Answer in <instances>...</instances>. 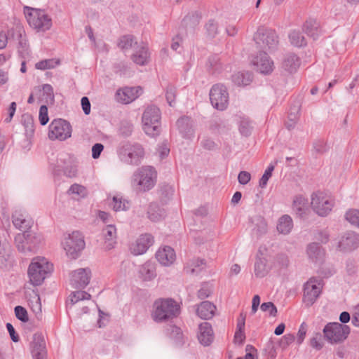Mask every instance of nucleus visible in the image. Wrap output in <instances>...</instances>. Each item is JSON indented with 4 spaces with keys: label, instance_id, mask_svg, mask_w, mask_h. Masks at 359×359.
I'll return each mask as SVG.
<instances>
[{
    "label": "nucleus",
    "instance_id": "obj_1",
    "mask_svg": "<svg viewBox=\"0 0 359 359\" xmlns=\"http://www.w3.org/2000/svg\"><path fill=\"white\" fill-rule=\"evenodd\" d=\"M116 152L122 163L133 166L141 163L145 154L141 144L130 141L121 142L117 147Z\"/></svg>",
    "mask_w": 359,
    "mask_h": 359
},
{
    "label": "nucleus",
    "instance_id": "obj_2",
    "mask_svg": "<svg viewBox=\"0 0 359 359\" xmlns=\"http://www.w3.org/2000/svg\"><path fill=\"white\" fill-rule=\"evenodd\" d=\"M152 318L156 323H163L177 318L180 314V304L172 298L155 301Z\"/></svg>",
    "mask_w": 359,
    "mask_h": 359
},
{
    "label": "nucleus",
    "instance_id": "obj_3",
    "mask_svg": "<svg viewBox=\"0 0 359 359\" xmlns=\"http://www.w3.org/2000/svg\"><path fill=\"white\" fill-rule=\"evenodd\" d=\"M53 270V265L45 257L34 258L27 271L30 283L34 286L41 285Z\"/></svg>",
    "mask_w": 359,
    "mask_h": 359
},
{
    "label": "nucleus",
    "instance_id": "obj_4",
    "mask_svg": "<svg viewBox=\"0 0 359 359\" xmlns=\"http://www.w3.org/2000/svg\"><path fill=\"white\" fill-rule=\"evenodd\" d=\"M161 113L159 108L155 105L148 106L142 116V128L144 133L150 137H156L161 131Z\"/></svg>",
    "mask_w": 359,
    "mask_h": 359
},
{
    "label": "nucleus",
    "instance_id": "obj_5",
    "mask_svg": "<svg viewBox=\"0 0 359 359\" xmlns=\"http://www.w3.org/2000/svg\"><path fill=\"white\" fill-rule=\"evenodd\" d=\"M156 172L151 166H143L134 172L132 186L137 192H146L156 183Z\"/></svg>",
    "mask_w": 359,
    "mask_h": 359
},
{
    "label": "nucleus",
    "instance_id": "obj_6",
    "mask_svg": "<svg viewBox=\"0 0 359 359\" xmlns=\"http://www.w3.org/2000/svg\"><path fill=\"white\" fill-rule=\"evenodd\" d=\"M25 15L27 22L38 32H46L52 27V19L44 10L25 7Z\"/></svg>",
    "mask_w": 359,
    "mask_h": 359
},
{
    "label": "nucleus",
    "instance_id": "obj_7",
    "mask_svg": "<svg viewBox=\"0 0 359 359\" xmlns=\"http://www.w3.org/2000/svg\"><path fill=\"white\" fill-rule=\"evenodd\" d=\"M42 237L31 231H25L18 233L15 237V243L18 251L22 253L36 252L40 248Z\"/></svg>",
    "mask_w": 359,
    "mask_h": 359
},
{
    "label": "nucleus",
    "instance_id": "obj_8",
    "mask_svg": "<svg viewBox=\"0 0 359 359\" xmlns=\"http://www.w3.org/2000/svg\"><path fill=\"white\" fill-rule=\"evenodd\" d=\"M253 39L257 46L263 51L275 50L278 45V36L275 30L261 26L255 33Z\"/></svg>",
    "mask_w": 359,
    "mask_h": 359
},
{
    "label": "nucleus",
    "instance_id": "obj_9",
    "mask_svg": "<svg viewBox=\"0 0 359 359\" xmlns=\"http://www.w3.org/2000/svg\"><path fill=\"white\" fill-rule=\"evenodd\" d=\"M350 332L349 326L337 322L327 323L323 329L325 338L331 344L343 342L347 339Z\"/></svg>",
    "mask_w": 359,
    "mask_h": 359
},
{
    "label": "nucleus",
    "instance_id": "obj_10",
    "mask_svg": "<svg viewBox=\"0 0 359 359\" xmlns=\"http://www.w3.org/2000/svg\"><path fill=\"white\" fill-rule=\"evenodd\" d=\"M210 100L212 107L218 110L226 109L229 104V93L225 86L217 83L210 90Z\"/></svg>",
    "mask_w": 359,
    "mask_h": 359
},
{
    "label": "nucleus",
    "instance_id": "obj_11",
    "mask_svg": "<svg viewBox=\"0 0 359 359\" xmlns=\"http://www.w3.org/2000/svg\"><path fill=\"white\" fill-rule=\"evenodd\" d=\"M85 241L82 233L78 231H73L66 238L64 249L67 255L72 259H76L79 257L81 252L85 248Z\"/></svg>",
    "mask_w": 359,
    "mask_h": 359
},
{
    "label": "nucleus",
    "instance_id": "obj_12",
    "mask_svg": "<svg viewBox=\"0 0 359 359\" xmlns=\"http://www.w3.org/2000/svg\"><path fill=\"white\" fill-rule=\"evenodd\" d=\"M48 129V137L52 140H65L72 135V126L64 119H54L49 125Z\"/></svg>",
    "mask_w": 359,
    "mask_h": 359
},
{
    "label": "nucleus",
    "instance_id": "obj_13",
    "mask_svg": "<svg viewBox=\"0 0 359 359\" xmlns=\"http://www.w3.org/2000/svg\"><path fill=\"white\" fill-rule=\"evenodd\" d=\"M321 282L322 280L311 277L304 285L303 302L306 306L309 307L316 302L321 293V287H320Z\"/></svg>",
    "mask_w": 359,
    "mask_h": 359
},
{
    "label": "nucleus",
    "instance_id": "obj_14",
    "mask_svg": "<svg viewBox=\"0 0 359 359\" xmlns=\"http://www.w3.org/2000/svg\"><path fill=\"white\" fill-rule=\"evenodd\" d=\"M311 206L319 216H327L333 208V202L322 193L313 194L311 197Z\"/></svg>",
    "mask_w": 359,
    "mask_h": 359
},
{
    "label": "nucleus",
    "instance_id": "obj_15",
    "mask_svg": "<svg viewBox=\"0 0 359 359\" xmlns=\"http://www.w3.org/2000/svg\"><path fill=\"white\" fill-rule=\"evenodd\" d=\"M91 271L89 268H81L72 272L70 282L73 287L83 289L90 283Z\"/></svg>",
    "mask_w": 359,
    "mask_h": 359
},
{
    "label": "nucleus",
    "instance_id": "obj_16",
    "mask_svg": "<svg viewBox=\"0 0 359 359\" xmlns=\"http://www.w3.org/2000/svg\"><path fill=\"white\" fill-rule=\"evenodd\" d=\"M30 351L33 359H46L47 350L44 337L41 333L37 332L33 335L30 342Z\"/></svg>",
    "mask_w": 359,
    "mask_h": 359
},
{
    "label": "nucleus",
    "instance_id": "obj_17",
    "mask_svg": "<svg viewBox=\"0 0 359 359\" xmlns=\"http://www.w3.org/2000/svg\"><path fill=\"white\" fill-rule=\"evenodd\" d=\"M12 222L14 226L23 232L32 228L34 224L32 218L22 210H15L12 213Z\"/></svg>",
    "mask_w": 359,
    "mask_h": 359
},
{
    "label": "nucleus",
    "instance_id": "obj_18",
    "mask_svg": "<svg viewBox=\"0 0 359 359\" xmlns=\"http://www.w3.org/2000/svg\"><path fill=\"white\" fill-rule=\"evenodd\" d=\"M256 69L264 74H269L273 71V62L265 51H260L252 61Z\"/></svg>",
    "mask_w": 359,
    "mask_h": 359
},
{
    "label": "nucleus",
    "instance_id": "obj_19",
    "mask_svg": "<svg viewBox=\"0 0 359 359\" xmlns=\"http://www.w3.org/2000/svg\"><path fill=\"white\" fill-rule=\"evenodd\" d=\"M359 247V235L353 231L346 232L338 243L337 248L344 252H350Z\"/></svg>",
    "mask_w": 359,
    "mask_h": 359
},
{
    "label": "nucleus",
    "instance_id": "obj_20",
    "mask_svg": "<svg viewBox=\"0 0 359 359\" xmlns=\"http://www.w3.org/2000/svg\"><path fill=\"white\" fill-rule=\"evenodd\" d=\"M143 92L140 86L124 87L117 90L116 98L118 102L123 104H129L135 100Z\"/></svg>",
    "mask_w": 359,
    "mask_h": 359
},
{
    "label": "nucleus",
    "instance_id": "obj_21",
    "mask_svg": "<svg viewBox=\"0 0 359 359\" xmlns=\"http://www.w3.org/2000/svg\"><path fill=\"white\" fill-rule=\"evenodd\" d=\"M292 210L298 218L305 219L309 212L308 199L301 194L296 196L292 201Z\"/></svg>",
    "mask_w": 359,
    "mask_h": 359
},
{
    "label": "nucleus",
    "instance_id": "obj_22",
    "mask_svg": "<svg viewBox=\"0 0 359 359\" xmlns=\"http://www.w3.org/2000/svg\"><path fill=\"white\" fill-rule=\"evenodd\" d=\"M154 242V236L150 233L141 234L137 239L135 245L131 248L135 255L145 253Z\"/></svg>",
    "mask_w": 359,
    "mask_h": 359
},
{
    "label": "nucleus",
    "instance_id": "obj_23",
    "mask_svg": "<svg viewBox=\"0 0 359 359\" xmlns=\"http://www.w3.org/2000/svg\"><path fill=\"white\" fill-rule=\"evenodd\" d=\"M198 339L204 346H210L214 340V332L210 323L203 322L198 326Z\"/></svg>",
    "mask_w": 359,
    "mask_h": 359
},
{
    "label": "nucleus",
    "instance_id": "obj_24",
    "mask_svg": "<svg viewBox=\"0 0 359 359\" xmlns=\"http://www.w3.org/2000/svg\"><path fill=\"white\" fill-rule=\"evenodd\" d=\"M150 53L147 44L142 43L137 46L134 53L131 55V60L136 65L144 66L149 62Z\"/></svg>",
    "mask_w": 359,
    "mask_h": 359
},
{
    "label": "nucleus",
    "instance_id": "obj_25",
    "mask_svg": "<svg viewBox=\"0 0 359 359\" xmlns=\"http://www.w3.org/2000/svg\"><path fill=\"white\" fill-rule=\"evenodd\" d=\"M176 125L184 138L189 139L194 135L193 121L191 117L187 116L180 117L177 119Z\"/></svg>",
    "mask_w": 359,
    "mask_h": 359
},
{
    "label": "nucleus",
    "instance_id": "obj_26",
    "mask_svg": "<svg viewBox=\"0 0 359 359\" xmlns=\"http://www.w3.org/2000/svg\"><path fill=\"white\" fill-rule=\"evenodd\" d=\"M102 233L104 239V248L107 250L114 248L117 238L116 226L112 224L107 225L103 228Z\"/></svg>",
    "mask_w": 359,
    "mask_h": 359
},
{
    "label": "nucleus",
    "instance_id": "obj_27",
    "mask_svg": "<svg viewBox=\"0 0 359 359\" xmlns=\"http://www.w3.org/2000/svg\"><path fill=\"white\" fill-rule=\"evenodd\" d=\"M156 258L162 265L169 266L174 262L176 255L171 247L164 246L156 252Z\"/></svg>",
    "mask_w": 359,
    "mask_h": 359
},
{
    "label": "nucleus",
    "instance_id": "obj_28",
    "mask_svg": "<svg viewBox=\"0 0 359 359\" xmlns=\"http://www.w3.org/2000/svg\"><path fill=\"white\" fill-rule=\"evenodd\" d=\"M302 30L313 40H316L322 34L320 22L313 18H309L304 23Z\"/></svg>",
    "mask_w": 359,
    "mask_h": 359
},
{
    "label": "nucleus",
    "instance_id": "obj_29",
    "mask_svg": "<svg viewBox=\"0 0 359 359\" xmlns=\"http://www.w3.org/2000/svg\"><path fill=\"white\" fill-rule=\"evenodd\" d=\"M216 310V306L209 301L202 302L196 309V314L202 319L212 318Z\"/></svg>",
    "mask_w": 359,
    "mask_h": 359
},
{
    "label": "nucleus",
    "instance_id": "obj_30",
    "mask_svg": "<svg viewBox=\"0 0 359 359\" xmlns=\"http://www.w3.org/2000/svg\"><path fill=\"white\" fill-rule=\"evenodd\" d=\"M156 276L155 264L148 261L139 269V277L144 281H150Z\"/></svg>",
    "mask_w": 359,
    "mask_h": 359
},
{
    "label": "nucleus",
    "instance_id": "obj_31",
    "mask_svg": "<svg viewBox=\"0 0 359 359\" xmlns=\"http://www.w3.org/2000/svg\"><path fill=\"white\" fill-rule=\"evenodd\" d=\"M60 161L61 163L62 162L63 165H60V163L57 162V167L62 168L63 173L65 176L70 178L76 176L77 165L69 156H67V158H65L63 159L60 158Z\"/></svg>",
    "mask_w": 359,
    "mask_h": 359
},
{
    "label": "nucleus",
    "instance_id": "obj_32",
    "mask_svg": "<svg viewBox=\"0 0 359 359\" xmlns=\"http://www.w3.org/2000/svg\"><path fill=\"white\" fill-rule=\"evenodd\" d=\"M301 64L300 58L294 53L287 54L283 61V67L290 73L295 72Z\"/></svg>",
    "mask_w": 359,
    "mask_h": 359
},
{
    "label": "nucleus",
    "instance_id": "obj_33",
    "mask_svg": "<svg viewBox=\"0 0 359 359\" xmlns=\"http://www.w3.org/2000/svg\"><path fill=\"white\" fill-rule=\"evenodd\" d=\"M24 31L21 28H17L13 31V36H16L18 41V50L21 57H25L29 55L28 44L25 36H22Z\"/></svg>",
    "mask_w": 359,
    "mask_h": 359
},
{
    "label": "nucleus",
    "instance_id": "obj_34",
    "mask_svg": "<svg viewBox=\"0 0 359 359\" xmlns=\"http://www.w3.org/2000/svg\"><path fill=\"white\" fill-rule=\"evenodd\" d=\"M208 71L212 74H219L223 70V63L218 54L210 55L208 60Z\"/></svg>",
    "mask_w": 359,
    "mask_h": 359
},
{
    "label": "nucleus",
    "instance_id": "obj_35",
    "mask_svg": "<svg viewBox=\"0 0 359 359\" xmlns=\"http://www.w3.org/2000/svg\"><path fill=\"white\" fill-rule=\"evenodd\" d=\"M202 18L201 13L198 11H192L184 16L182 25L185 28H194L196 27Z\"/></svg>",
    "mask_w": 359,
    "mask_h": 359
},
{
    "label": "nucleus",
    "instance_id": "obj_36",
    "mask_svg": "<svg viewBox=\"0 0 359 359\" xmlns=\"http://www.w3.org/2000/svg\"><path fill=\"white\" fill-rule=\"evenodd\" d=\"M293 226V222L288 215H283L278 222L277 230L283 234H287L290 232Z\"/></svg>",
    "mask_w": 359,
    "mask_h": 359
},
{
    "label": "nucleus",
    "instance_id": "obj_37",
    "mask_svg": "<svg viewBox=\"0 0 359 359\" xmlns=\"http://www.w3.org/2000/svg\"><path fill=\"white\" fill-rule=\"evenodd\" d=\"M252 74L250 72H238L232 76V81L238 86H245L249 85L252 82Z\"/></svg>",
    "mask_w": 359,
    "mask_h": 359
},
{
    "label": "nucleus",
    "instance_id": "obj_38",
    "mask_svg": "<svg viewBox=\"0 0 359 359\" xmlns=\"http://www.w3.org/2000/svg\"><path fill=\"white\" fill-rule=\"evenodd\" d=\"M307 254L313 262H318L323 258L324 252L318 243H312L308 245Z\"/></svg>",
    "mask_w": 359,
    "mask_h": 359
},
{
    "label": "nucleus",
    "instance_id": "obj_39",
    "mask_svg": "<svg viewBox=\"0 0 359 359\" xmlns=\"http://www.w3.org/2000/svg\"><path fill=\"white\" fill-rule=\"evenodd\" d=\"M289 39L293 46L300 48L307 45V41L303 34L299 30H292L289 34Z\"/></svg>",
    "mask_w": 359,
    "mask_h": 359
},
{
    "label": "nucleus",
    "instance_id": "obj_40",
    "mask_svg": "<svg viewBox=\"0 0 359 359\" xmlns=\"http://www.w3.org/2000/svg\"><path fill=\"white\" fill-rule=\"evenodd\" d=\"M206 37L212 39L219 34V23L215 19H210L205 24Z\"/></svg>",
    "mask_w": 359,
    "mask_h": 359
},
{
    "label": "nucleus",
    "instance_id": "obj_41",
    "mask_svg": "<svg viewBox=\"0 0 359 359\" xmlns=\"http://www.w3.org/2000/svg\"><path fill=\"white\" fill-rule=\"evenodd\" d=\"M206 262L203 259H194L191 261L190 265H187L184 268V271L187 273H194L198 272L205 266Z\"/></svg>",
    "mask_w": 359,
    "mask_h": 359
},
{
    "label": "nucleus",
    "instance_id": "obj_42",
    "mask_svg": "<svg viewBox=\"0 0 359 359\" xmlns=\"http://www.w3.org/2000/svg\"><path fill=\"white\" fill-rule=\"evenodd\" d=\"M135 37L131 34H126L121 36L118 39L117 46L122 50H126L131 48L133 44L137 45V41H135Z\"/></svg>",
    "mask_w": 359,
    "mask_h": 359
},
{
    "label": "nucleus",
    "instance_id": "obj_43",
    "mask_svg": "<svg viewBox=\"0 0 359 359\" xmlns=\"http://www.w3.org/2000/svg\"><path fill=\"white\" fill-rule=\"evenodd\" d=\"M159 194L161 203L165 204L172 197L174 189L169 184H163L160 187Z\"/></svg>",
    "mask_w": 359,
    "mask_h": 359
},
{
    "label": "nucleus",
    "instance_id": "obj_44",
    "mask_svg": "<svg viewBox=\"0 0 359 359\" xmlns=\"http://www.w3.org/2000/svg\"><path fill=\"white\" fill-rule=\"evenodd\" d=\"M313 151L319 155H323L328 151L330 147L327 141L323 138H318L313 142Z\"/></svg>",
    "mask_w": 359,
    "mask_h": 359
},
{
    "label": "nucleus",
    "instance_id": "obj_45",
    "mask_svg": "<svg viewBox=\"0 0 359 359\" xmlns=\"http://www.w3.org/2000/svg\"><path fill=\"white\" fill-rule=\"evenodd\" d=\"M268 273L266 260L264 258L257 257L255 263V274L257 278H263Z\"/></svg>",
    "mask_w": 359,
    "mask_h": 359
},
{
    "label": "nucleus",
    "instance_id": "obj_46",
    "mask_svg": "<svg viewBox=\"0 0 359 359\" xmlns=\"http://www.w3.org/2000/svg\"><path fill=\"white\" fill-rule=\"evenodd\" d=\"M130 203L128 201L118 196L113 197L112 208L114 211L127 210L130 208Z\"/></svg>",
    "mask_w": 359,
    "mask_h": 359
},
{
    "label": "nucleus",
    "instance_id": "obj_47",
    "mask_svg": "<svg viewBox=\"0 0 359 359\" xmlns=\"http://www.w3.org/2000/svg\"><path fill=\"white\" fill-rule=\"evenodd\" d=\"M59 64H60V60H55L54 59H46V60H41V61L38 62L37 63H36L35 67L37 69L46 70L48 69L55 68Z\"/></svg>",
    "mask_w": 359,
    "mask_h": 359
},
{
    "label": "nucleus",
    "instance_id": "obj_48",
    "mask_svg": "<svg viewBox=\"0 0 359 359\" xmlns=\"http://www.w3.org/2000/svg\"><path fill=\"white\" fill-rule=\"evenodd\" d=\"M91 295L86 291H76L73 292L70 297V302L72 305H74L76 302L81 300L90 299Z\"/></svg>",
    "mask_w": 359,
    "mask_h": 359
},
{
    "label": "nucleus",
    "instance_id": "obj_49",
    "mask_svg": "<svg viewBox=\"0 0 359 359\" xmlns=\"http://www.w3.org/2000/svg\"><path fill=\"white\" fill-rule=\"evenodd\" d=\"M176 88L172 85H168L165 90V98L170 107H174L176 98Z\"/></svg>",
    "mask_w": 359,
    "mask_h": 359
},
{
    "label": "nucleus",
    "instance_id": "obj_50",
    "mask_svg": "<svg viewBox=\"0 0 359 359\" xmlns=\"http://www.w3.org/2000/svg\"><path fill=\"white\" fill-rule=\"evenodd\" d=\"M346 219L351 224L359 227V210L351 209L348 210L345 215Z\"/></svg>",
    "mask_w": 359,
    "mask_h": 359
},
{
    "label": "nucleus",
    "instance_id": "obj_51",
    "mask_svg": "<svg viewBox=\"0 0 359 359\" xmlns=\"http://www.w3.org/2000/svg\"><path fill=\"white\" fill-rule=\"evenodd\" d=\"M275 165L270 163V165L265 170L264 175L260 178L259 185L262 188H264L268 182V180L272 175V172L274 170Z\"/></svg>",
    "mask_w": 359,
    "mask_h": 359
},
{
    "label": "nucleus",
    "instance_id": "obj_52",
    "mask_svg": "<svg viewBox=\"0 0 359 359\" xmlns=\"http://www.w3.org/2000/svg\"><path fill=\"white\" fill-rule=\"evenodd\" d=\"M21 121L23 126H25L27 132L32 133L34 131V119L30 114H23L22 116Z\"/></svg>",
    "mask_w": 359,
    "mask_h": 359
},
{
    "label": "nucleus",
    "instance_id": "obj_53",
    "mask_svg": "<svg viewBox=\"0 0 359 359\" xmlns=\"http://www.w3.org/2000/svg\"><path fill=\"white\" fill-rule=\"evenodd\" d=\"M16 318L22 323L29 320L28 313L25 308L22 306H16L14 309Z\"/></svg>",
    "mask_w": 359,
    "mask_h": 359
},
{
    "label": "nucleus",
    "instance_id": "obj_54",
    "mask_svg": "<svg viewBox=\"0 0 359 359\" xmlns=\"http://www.w3.org/2000/svg\"><path fill=\"white\" fill-rule=\"evenodd\" d=\"M212 292V290L211 286L207 283H203L200 290L198 291L197 296L199 299H204L210 297Z\"/></svg>",
    "mask_w": 359,
    "mask_h": 359
},
{
    "label": "nucleus",
    "instance_id": "obj_55",
    "mask_svg": "<svg viewBox=\"0 0 359 359\" xmlns=\"http://www.w3.org/2000/svg\"><path fill=\"white\" fill-rule=\"evenodd\" d=\"M260 309L264 312H269L270 316L275 317L277 315V308L273 302H264L261 304Z\"/></svg>",
    "mask_w": 359,
    "mask_h": 359
},
{
    "label": "nucleus",
    "instance_id": "obj_56",
    "mask_svg": "<svg viewBox=\"0 0 359 359\" xmlns=\"http://www.w3.org/2000/svg\"><path fill=\"white\" fill-rule=\"evenodd\" d=\"M322 337H323L320 333H316L314 336L310 339V346L316 350H320L323 346Z\"/></svg>",
    "mask_w": 359,
    "mask_h": 359
},
{
    "label": "nucleus",
    "instance_id": "obj_57",
    "mask_svg": "<svg viewBox=\"0 0 359 359\" xmlns=\"http://www.w3.org/2000/svg\"><path fill=\"white\" fill-rule=\"evenodd\" d=\"M39 119L41 125L45 126L48 123L49 121V117L48 114V107L46 105H41L39 109Z\"/></svg>",
    "mask_w": 359,
    "mask_h": 359
},
{
    "label": "nucleus",
    "instance_id": "obj_58",
    "mask_svg": "<svg viewBox=\"0 0 359 359\" xmlns=\"http://www.w3.org/2000/svg\"><path fill=\"white\" fill-rule=\"evenodd\" d=\"M239 131L244 136H249L251 134L252 127L249 121L242 120L239 126Z\"/></svg>",
    "mask_w": 359,
    "mask_h": 359
},
{
    "label": "nucleus",
    "instance_id": "obj_59",
    "mask_svg": "<svg viewBox=\"0 0 359 359\" xmlns=\"http://www.w3.org/2000/svg\"><path fill=\"white\" fill-rule=\"evenodd\" d=\"M133 130V126L129 123H122L119 129L120 134L125 137L130 136Z\"/></svg>",
    "mask_w": 359,
    "mask_h": 359
},
{
    "label": "nucleus",
    "instance_id": "obj_60",
    "mask_svg": "<svg viewBox=\"0 0 359 359\" xmlns=\"http://www.w3.org/2000/svg\"><path fill=\"white\" fill-rule=\"evenodd\" d=\"M245 339V334L244 332V329H239L236 327V330L234 334V342L241 345L243 344Z\"/></svg>",
    "mask_w": 359,
    "mask_h": 359
},
{
    "label": "nucleus",
    "instance_id": "obj_61",
    "mask_svg": "<svg viewBox=\"0 0 359 359\" xmlns=\"http://www.w3.org/2000/svg\"><path fill=\"white\" fill-rule=\"evenodd\" d=\"M251 179V175L247 171H241L238 175V180L241 184H248Z\"/></svg>",
    "mask_w": 359,
    "mask_h": 359
},
{
    "label": "nucleus",
    "instance_id": "obj_62",
    "mask_svg": "<svg viewBox=\"0 0 359 359\" xmlns=\"http://www.w3.org/2000/svg\"><path fill=\"white\" fill-rule=\"evenodd\" d=\"M201 145L203 149L207 150H214L217 147L215 142L210 138H205L202 140Z\"/></svg>",
    "mask_w": 359,
    "mask_h": 359
},
{
    "label": "nucleus",
    "instance_id": "obj_63",
    "mask_svg": "<svg viewBox=\"0 0 359 359\" xmlns=\"http://www.w3.org/2000/svg\"><path fill=\"white\" fill-rule=\"evenodd\" d=\"M104 149V145L101 143H96L92 147V157L97 159L100 156L102 151Z\"/></svg>",
    "mask_w": 359,
    "mask_h": 359
},
{
    "label": "nucleus",
    "instance_id": "obj_64",
    "mask_svg": "<svg viewBox=\"0 0 359 359\" xmlns=\"http://www.w3.org/2000/svg\"><path fill=\"white\" fill-rule=\"evenodd\" d=\"M82 109L86 115H88L90 113L91 104L88 97L84 96L81 100Z\"/></svg>",
    "mask_w": 359,
    "mask_h": 359
}]
</instances>
